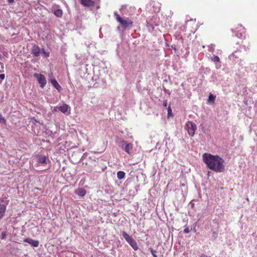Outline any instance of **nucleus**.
I'll return each instance as SVG.
<instances>
[{
  "instance_id": "obj_8",
  "label": "nucleus",
  "mask_w": 257,
  "mask_h": 257,
  "mask_svg": "<svg viewBox=\"0 0 257 257\" xmlns=\"http://www.w3.org/2000/svg\"><path fill=\"white\" fill-rule=\"evenodd\" d=\"M80 4L84 7H90L95 5V2L92 0H80Z\"/></svg>"
},
{
  "instance_id": "obj_5",
  "label": "nucleus",
  "mask_w": 257,
  "mask_h": 257,
  "mask_svg": "<svg viewBox=\"0 0 257 257\" xmlns=\"http://www.w3.org/2000/svg\"><path fill=\"white\" fill-rule=\"evenodd\" d=\"M187 131L189 135L193 137L195 135V131L197 129V126L192 121H188L186 124Z\"/></svg>"
},
{
  "instance_id": "obj_6",
  "label": "nucleus",
  "mask_w": 257,
  "mask_h": 257,
  "mask_svg": "<svg viewBox=\"0 0 257 257\" xmlns=\"http://www.w3.org/2000/svg\"><path fill=\"white\" fill-rule=\"evenodd\" d=\"M34 76L37 79L39 84L40 85V87L43 88L47 83V80L44 75L35 73L34 74Z\"/></svg>"
},
{
  "instance_id": "obj_29",
  "label": "nucleus",
  "mask_w": 257,
  "mask_h": 257,
  "mask_svg": "<svg viewBox=\"0 0 257 257\" xmlns=\"http://www.w3.org/2000/svg\"><path fill=\"white\" fill-rule=\"evenodd\" d=\"M191 231H193L194 232L196 231V229L195 227H192V230Z\"/></svg>"
},
{
  "instance_id": "obj_14",
  "label": "nucleus",
  "mask_w": 257,
  "mask_h": 257,
  "mask_svg": "<svg viewBox=\"0 0 257 257\" xmlns=\"http://www.w3.org/2000/svg\"><path fill=\"white\" fill-rule=\"evenodd\" d=\"M6 209V206L4 204H0V219L4 216Z\"/></svg>"
},
{
  "instance_id": "obj_16",
  "label": "nucleus",
  "mask_w": 257,
  "mask_h": 257,
  "mask_svg": "<svg viewBox=\"0 0 257 257\" xmlns=\"http://www.w3.org/2000/svg\"><path fill=\"white\" fill-rule=\"evenodd\" d=\"M122 235L124 237V238L125 239V240L129 242L130 240H132L133 238L132 236H130L126 232H125L124 231H123L122 232Z\"/></svg>"
},
{
  "instance_id": "obj_28",
  "label": "nucleus",
  "mask_w": 257,
  "mask_h": 257,
  "mask_svg": "<svg viewBox=\"0 0 257 257\" xmlns=\"http://www.w3.org/2000/svg\"><path fill=\"white\" fill-rule=\"evenodd\" d=\"M5 78V75L4 74H0V78L2 80L4 79Z\"/></svg>"
},
{
  "instance_id": "obj_3",
  "label": "nucleus",
  "mask_w": 257,
  "mask_h": 257,
  "mask_svg": "<svg viewBox=\"0 0 257 257\" xmlns=\"http://www.w3.org/2000/svg\"><path fill=\"white\" fill-rule=\"evenodd\" d=\"M232 32L235 33V35L238 38L244 37L245 30V28L241 25L238 24L235 28L234 30H232Z\"/></svg>"
},
{
  "instance_id": "obj_22",
  "label": "nucleus",
  "mask_w": 257,
  "mask_h": 257,
  "mask_svg": "<svg viewBox=\"0 0 257 257\" xmlns=\"http://www.w3.org/2000/svg\"><path fill=\"white\" fill-rule=\"evenodd\" d=\"M168 110V117L173 116L172 111L170 106H169L167 108Z\"/></svg>"
},
{
  "instance_id": "obj_9",
  "label": "nucleus",
  "mask_w": 257,
  "mask_h": 257,
  "mask_svg": "<svg viewBox=\"0 0 257 257\" xmlns=\"http://www.w3.org/2000/svg\"><path fill=\"white\" fill-rule=\"evenodd\" d=\"M24 242L29 243L34 247H37L39 245V242L38 240H34L32 238H27L24 239Z\"/></svg>"
},
{
  "instance_id": "obj_33",
  "label": "nucleus",
  "mask_w": 257,
  "mask_h": 257,
  "mask_svg": "<svg viewBox=\"0 0 257 257\" xmlns=\"http://www.w3.org/2000/svg\"><path fill=\"white\" fill-rule=\"evenodd\" d=\"M2 72V71H1V70H0V72Z\"/></svg>"
},
{
  "instance_id": "obj_31",
  "label": "nucleus",
  "mask_w": 257,
  "mask_h": 257,
  "mask_svg": "<svg viewBox=\"0 0 257 257\" xmlns=\"http://www.w3.org/2000/svg\"><path fill=\"white\" fill-rule=\"evenodd\" d=\"M200 257H208V256H207V255H206L205 254H202Z\"/></svg>"
},
{
  "instance_id": "obj_21",
  "label": "nucleus",
  "mask_w": 257,
  "mask_h": 257,
  "mask_svg": "<svg viewBox=\"0 0 257 257\" xmlns=\"http://www.w3.org/2000/svg\"><path fill=\"white\" fill-rule=\"evenodd\" d=\"M211 60H212V61H213L214 62H219L220 61V59H219V57L217 56H216V55H213L211 57Z\"/></svg>"
},
{
  "instance_id": "obj_26",
  "label": "nucleus",
  "mask_w": 257,
  "mask_h": 257,
  "mask_svg": "<svg viewBox=\"0 0 257 257\" xmlns=\"http://www.w3.org/2000/svg\"><path fill=\"white\" fill-rule=\"evenodd\" d=\"M151 252L154 257H158L156 254V251H155L153 249L151 248Z\"/></svg>"
},
{
  "instance_id": "obj_12",
  "label": "nucleus",
  "mask_w": 257,
  "mask_h": 257,
  "mask_svg": "<svg viewBox=\"0 0 257 257\" xmlns=\"http://www.w3.org/2000/svg\"><path fill=\"white\" fill-rule=\"evenodd\" d=\"M69 108V107L68 105H67L66 104H63L62 105H61L58 107V109L61 112L65 113L67 111Z\"/></svg>"
},
{
  "instance_id": "obj_15",
  "label": "nucleus",
  "mask_w": 257,
  "mask_h": 257,
  "mask_svg": "<svg viewBox=\"0 0 257 257\" xmlns=\"http://www.w3.org/2000/svg\"><path fill=\"white\" fill-rule=\"evenodd\" d=\"M128 243L130 244V245L132 247V248L134 250H137L138 249V246L137 245V243L136 241H135V240H134V239L130 240V241H129V242H128Z\"/></svg>"
},
{
  "instance_id": "obj_1",
  "label": "nucleus",
  "mask_w": 257,
  "mask_h": 257,
  "mask_svg": "<svg viewBox=\"0 0 257 257\" xmlns=\"http://www.w3.org/2000/svg\"><path fill=\"white\" fill-rule=\"evenodd\" d=\"M203 162L207 167L215 172L222 173L225 171V161L218 155L204 153L202 156Z\"/></svg>"
},
{
  "instance_id": "obj_2",
  "label": "nucleus",
  "mask_w": 257,
  "mask_h": 257,
  "mask_svg": "<svg viewBox=\"0 0 257 257\" xmlns=\"http://www.w3.org/2000/svg\"><path fill=\"white\" fill-rule=\"evenodd\" d=\"M116 20L122 26L123 28H131L133 27V23L131 20H125L123 19L119 15L115 14Z\"/></svg>"
},
{
  "instance_id": "obj_7",
  "label": "nucleus",
  "mask_w": 257,
  "mask_h": 257,
  "mask_svg": "<svg viewBox=\"0 0 257 257\" xmlns=\"http://www.w3.org/2000/svg\"><path fill=\"white\" fill-rule=\"evenodd\" d=\"M41 53V50L40 47L36 44L34 45L32 48L31 54L35 57H38L40 56Z\"/></svg>"
},
{
  "instance_id": "obj_13",
  "label": "nucleus",
  "mask_w": 257,
  "mask_h": 257,
  "mask_svg": "<svg viewBox=\"0 0 257 257\" xmlns=\"http://www.w3.org/2000/svg\"><path fill=\"white\" fill-rule=\"evenodd\" d=\"M75 193L80 196H84L85 195L86 192L83 188H79L75 191Z\"/></svg>"
},
{
  "instance_id": "obj_32",
  "label": "nucleus",
  "mask_w": 257,
  "mask_h": 257,
  "mask_svg": "<svg viewBox=\"0 0 257 257\" xmlns=\"http://www.w3.org/2000/svg\"><path fill=\"white\" fill-rule=\"evenodd\" d=\"M246 200L247 201H249V199L248 198H246Z\"/></svg>"
},
{
  "instance_id": "obj_24",
  "label": "nucleus",
  "mask_w": 257,
  "mask_h": 257,
  "mask_svg": "<svg viewBox=\"0 0 257 257\" xmlns=\"http://www.w3.org/2000/svg\"><path fill=\"white\" fill-rule=\"evenodd\" d=\"M7 235V231H3L1 235V238L2 239H5L6 236Z\"/></svg>"
},
{
  "instance_id": "obj_11",
  "label": "nucleus",
  "mask_w": 257,
  "mask_h": 257,
  "mask_svg": "<svg viewBox=\"0 0 257 257\" xmlns=\"http://www.w3.org/2000/svg\"><path fill=\"white\" fill-rule=\"evenodd\" d=\"M37 159L38 160V162L39 163L47 164V161H46L47 158L45 156L41 155H37Z\"/></svg>"
},
{
  "instance_id": "obj_25",
  "label": "nucleus",
  "mask_w": 257,
  "mask_h": 257,
  "mask_svg": "<svg viewBox=\"0 0 257 257\" xmlns=\"http://www.w3.org/2000/svg\"><path fill=\"white\" fill-rule=\"evenodd\" d=\"M41 51L43 52V53L45 55V56L46 57H48L49 56V53L46 52L45 51V49H42Z\"/></svg>"
},
{
  "instance_id": "obj_18",
  "label": "nucleus",
  "mask_w": 257,
  "mask_h": 257,
  "mask_svg": "<svg viewBox=\"0 0 257 257\" xmlns=\"http://www.w3.org/2000/svg\"><path fill=\"white\" fill-rule=\"evenodd\" d=\"M54 14L57 17H61L63 15V12L61 9H57L54 11Z\"/></svg>"
},
{
  "instance_id": "obj_4",
  "label": "nucleus",
  "mask_w": 257,
  "mask_h": 257,
  "mask_svg": "<svg viewBox=\"0 0 257 257\" xmlns=\"http://www.w3.org/2000/svg\"><path fill=\"white\" fill-rule=\"evenodd\" d=\"M121 147L123 151L128 154L132 153L133 145L132 143H127L126 141H122L120 142Z\"/></svg>"
},
{
  "instance_id": "obj_30",
  "label": "nucleus",
  "mask_w": 257,
  "mask_h": 257,
  "mask_svg": "<svg viewBox=\"0 0 257 257\" xmlns=\"http://www.w3.org/2000/svg\"><path fill=\"white\" fill-rule=\"evenodd\" d=\"M9 3H13L14 2V0H9Z\"/></svg>"
},
{
  "instance_id": "obj_19",
  "label": "nucleus",
  "mask_w": 257,
  "mask_h": 257,
  "mask_svg": "<svg viewBox=\"0 0 257 257\" xmlns=\"http://www.w3.org/2000/svg\"><path fill=\"white\" fill-rule=\"evenodd\" d=\"M215 99V96H214L213 94H210L209 96L208 101L213 103L214 102Z\"/></svg>"
},
{
  "instance_id": "obj_20",
  "label": "nucleus",
  "mask_w": 257,
  "mask_h": 257,
  "mask_svg": "<svg viewBox=\"0 0 257 257\" xmlns=\"http://www.w3.org/2000/svg\"><path fill=\"white\" fill-rule=\"evenodd\" d=\"M192 230V226H187L184 230L183 232L185 233H189L190 231H191Z\"/></svg>"
},
{
  "instance_id": "obj_10",
  "label": "nucleus",
  "mask_w": 257,
  "mask_h": 257,
  "mask_svg": "<svg viewBox=\"0 0 257 257\" xmlns=\"http://www.w3.org/2000/svg\"><path fill=\"white\" fill-rule=\"evenodd\" d=\"M51 83L52 85L59 91H61L62 88L61 86L59 85V84L57 82V80L55 79H51Z\"/></svg>"
},
{
  "instance_id": "obj_23",
  "label": "nucleus",
  "mask_w": 257,
  "mask_h": 257,
  "mask_svg": "<svg viewBox=\"0 0 257 257\" xmlns=\"http://www.w3.org/2000/svg\"><path fill=\"white\" fill-rule=\"evenodd\" d=\"M0 121L1 122H2L4 124L6 123V119L3 116V115L1 114H0Z\"/></svg>"
},
{
  "instance_id": "obj_27",
  "label": "nucleus",
  "mask_w": 257,
  "mask_h": 257,
  "mask_svg": "<svg viewBox=\"0 0 257 257\" xmlns=\"http://www.w3.org/2000/svg\"><path fill=\"white\" fill-rule=\"evenodd\" d=\"M168 102L167 100H164L163 101V105L164 107H166L167 106Z\"/></svg>"
},
{
  "instance_id": "obj_17",
  "label": "nucleus",
  "mask_w": 257,
  "mask_h": 257,
  "mask_svg": "<svg viewBox=\"0 0 257 257\" xmlns=\"http://www.w3.org/2000/svg\"><path fill=\"white\" fill-rule=\"evenodd\" d=\"M125 173L123 171H118L117 173V177L118 179L121 180L124 178Z\"/></svg>"
}]
</instances>
